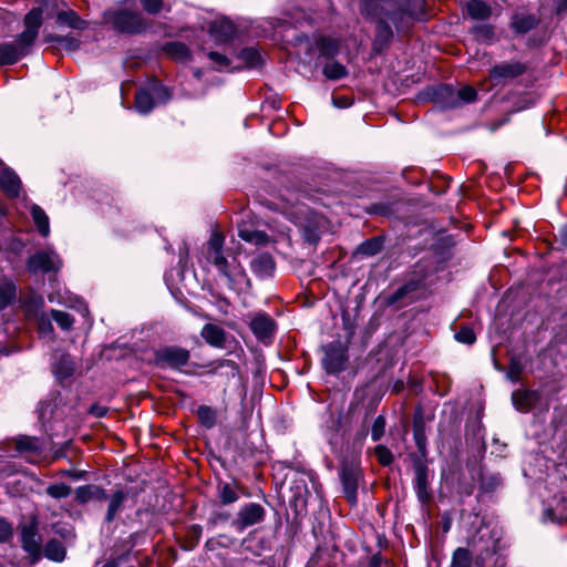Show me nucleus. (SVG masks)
<instances>
[{"label": "nucleus", "instance_id": "1", "mask_svg": "<svg viewBox=\"0 0 567 567\" xmlns=\"http://www.w3.org/2000/svg\"><path fill=\"white\" fill-rule=\"evenodd\" d=\"M362 14L378 20L377 37L388 41L393 33L388 20L400 31L424 16V0H360Z\"/></svg>", "mask_w": 567, "mask_h": 567}, {"label": "nucleus", "instance_id": "2", "mask_svg": "<svg viewBox=\"0 0 567 567\" xmlns=\"http://www.w3.org/2000/svg\"><path fill=\"white\" fill-rule=\"evenodd\" d=\"M104 20L123 33H140L146 29L144 18L138 12L127 10L107 11Z\"/></svg>", "mask_w": 567, "mask_h": 567}, {"label": "nucleus", "instance_id": "3", "mask_svg": "<svg viewBox=\"0 0 567 567\" xmlns=\"http://www.w3.org/2000/svg\"><path fill=\"white\" fill-rule=\"evenodd\" d=\"M42 25V10L40 8H35L31 10L24 17V31L20 33L14 44L21 51L22 56L27 54L29 48L34 43L38 38L39 29Z\"/></svg>", "mask_w": 567, "mask_h": 567}, {"label": "nucleus", "instance_id": "4", "mask_svg": "<svg viewBox=\"0 0 567 567\" xmlns=\"http://www.w3.org/2000/svg\"><path fill=\"white\" fill-rule=\"evenodd\" d=\"M340 478L346 497L351 504H355L359 480L361 478V468L359 463L355 461H343Z\"/></svg>", "mask_w": 567, "mask_h": 567}, {"label": "nucleus", "instance_id": "5", "mask_svg": "<svg viewBox=\"0 0 567 567\" xmlns=\"http://www.w3.org/2000/svg\"><path fill=\"white\" fill-rule=\"evenodd\" d=\"M152 91L153 94L146 89H142L136 92L135 109L138 113L147 114L152 111V109L154 107L153 95H155L156 100L162 103L167 102L171 97V93L168 92V90L161 84L153 85Z\"/></svg>", "mask_w": 567, "mask_h": 567}, {"label": "nucleus", "instance_id": "6", "mask_svg": "<svg viewBox=\"0 0 567 567\" xmlns=\"http://www.w3.org/2000/svg\"><path fill=\"white\" fill-rule=\"evenodd\" d=\"M60 267L61 260L53 250L37 251L27 261L28 270L33 274L58 271Z\"/></svg>", "mask_w": 567, "mask_h": 567}, {"label": "nucleus", "instance_id": "7", "mask_svg": "<svg viewBox=\"0 0 567 567\" xmlns=\"http://www.w3.org/2000/svg\"><path fill=\"white\" fill-rule=\"evenodd\" d=\"M266 511L258 503H248L240 507L236 518L233 520V526L243 532L249 526L261 523L265 518Z\"/></svg>", "mask_w": 567, "mask_h": 567}, {"label": "nucleus", "instance_id": "8", "mask_svg": "<svg viewBox=\"0 0 567 567\" xmlns=\"http://www.w3.org/2000/svg\"><path fill=\"white\" fill-rule=\"evenodd\" d=\"M347 360V349L340 342H331L324 348L322 364L328 373L344 370Z\"/></svg>", "mask_w": 567, "mask_h": 567}, {"label": "nucleus", "instance_id": "9", "mask_svg": "<svg viewBox=\"0 0 567 567\" xmlns=\"http://www.w3.org/2000/svg\"><path fill=\"white\" fill-rule=\"evenodd\" d=\"M158 364L169 368H181L186 365L189 360V352L179 347H165L156 352Z\"/></svg>", "mask_w": 567, "mask_h": 567}, {"label": "nucleus", "instance_id": "10", "mask_svg": "<svg viewBox=\"0 0 567 567\" xmlns=\"http://www.w3.org/2000/svg\"><path fill=\"white\" fill-rule=\"evenodd\" d=\"M219 274L227 280L228 287L236 291H243L250 287V280L241 267H234L229 269L228 262L225 266L217 267Z\"/></svg>", "mask_w": 567, "mask_h": 567}, {"label": "nucleus", "instance_id": "11", "mask_svg": "<svg viewBox=\"0 0 567 567\" xmlns=\"http://www.w3.org/2000/svg\"><path fill=\"white\" fill-rule=\"evenodd\" d=\"M21 543L23 549L32 557H39L41 553V539L34 523L21 527Z\"/></svg>", "mask_w": 567, "mask_h": 567}, {"label": "nucleus", "instance_id": "12", "mask_svg": "<svg viewBox=\"0 0 567 567\" xmlns=\"http://www.w3.org/2000/svg\"><path fill=\"white\" fill-rule=\"evenodd\" d=\"M540 400V394L535 390H516L512 394L514 406L523 413L532 410Z\"/></svg>", "mask_w": 567, "mask_h": 567}, {"label": "nucleus", "instance_id": "13", "mask_svg": "<svg viewBox=\"0 0 567 567\" xmlns=\"http://www.w3.org/2000/svg\"><path fill=\"white\" fill-rule=\"evenodd\" d=\"M249 326L259 340H266L274 332L275 321L266 313H257L251 319Z\"/></svg>", "mask_w": 567, "mask_h": 567}, {"label": "nucleus", "instance_id": "14", "mask_svg": "<svg viewBox=\"0 0 567 567\" xmlns=\"http://www.w3.org/2000/svg\"><path fill=\"white\" fill-rule=\"evenodd\" d=\"M127 498V493L123 489H116L111 495L106 494L107 508L104 517L105 523H112L124 507V502Z\"/></svg>", "mask_w": 567, "mask_h": 567}, {"label": "nucleus", "instance_id": "15", "mask_svg": "<svg viewBox=\"0 0 567 567\" xmlns=\"http://www.w3.org/2000/svg\"><path fill=\"white\" fill-rule=\"evenodd\" d=\"M224 236L219 233H213L208 241L207 259L214 266H225L227 259L223 255Z\"/></svg>", "mask_w": 567, "mask_h": 567}, {"label": "nucleus", "instance_id": "16", "mask_svg": "<svg viewBox=\"0 0 567 567\" xmlns=\"http://www.w3.org/2000/svg\"><path fill=\"white\" fill-rule=\"evenodd\" d=\"M250 268L256 276L267 278L274 275L276 262L271 255L265 252L251 259Z\"/></svg>", "mask_w": 567, "mask_h": 567}, {"label": "nucleus", "instance_id": "17", "mask_svg": "<svg viewBox=\"0 0 567 567\" xmlns=\"http://www.w3.org/2000/svg\"><path fill=\"white\" fill-rule=\"evenodd\" d=\"M209 31L216 41L223 43L231 40L236 34L234 23L225 18L215 20L210 24Z\"/></svg>", "mask_w": 567, "mask_h": 567}, {"label": "nucleus", "instance_id": "18", "mask_svg": "<svg viewBox=\"0 0 567 567\" xmlns=\"http://www.w3.org/2000/svg\"><path fill=\"white\" fill-rule=\"evenodd\" d=\"M432 97L443 109L457 107L455 89L452 85L443 84L434 87Z\"/></svg>", "mask_w": 567, "mask_h": 567}, {"label": "nucleus", "instance_id": "19", "mask_svg": "<svg viewBox=\"0 0 567 567\" xmlns=\"http://www.w3.org/2000/svg\"><path fill=\"white\" fill-rule=\"evenodd\" d=\"M75 501L79 504H86L91 501L106 499V491L99 485H83L79 486L75 492Z\"/></svg>", "mask_w": 567, "mask_h": 567}, {"label": "nucleus", "instance_id": "20", "mask_svg": "<svg viewBox=\"0 0 567 567\" xmlns=\"http://www.w3.org/2000/svg\"><path fill=\"white\" fill-rule=\"evenodd\" d=\"M306 214L309 215L310 218L302 226L305 231V238L309 243L316 244L320 237V229L323 228L326 225V219L322 216L317 215L312 212H307Z\"/></svg>", "mask_w": 567, "mask_h": 567}, {"label": "nucleus", "instance_id": "21", "mask_svg": "<svg viewBox=\"0 0 567 567\" xmlns=\"http://www.w3.org/2000/svg\"><path fill=\"white\" fill-rule=\"evenodd\" d=\"M52 371L55 378L62 383L69 379L74 372V362L69 354L61 353L55 357L52 365Z\"/></svg>", "mask_w": 567, "mask_h": 567}, {"label": "nucleus", "instance_id": "22", "mask_svg": "<svg viewBox=\"0 0 567 567\" xmlns=\"http://www.w3.org/2000/svg\"><path fill=\"white\" fill-rule=\"evenodd\" d=\"M525 65L519 62L502 63L491 70L493 79H514L525 72Z\"/></svg>", "mask_w": 567, "mask_h": 567}, {"label": "nucleus", "instance_id": "23", "mask_svg": "<svg viewBox=\"0 0 567 567\" xmlns=\"http://www.w3.org/2000/svg\"><path fill=\"white\" fill-rule=\"evenodd\" d=\"M21 182L19 176L11 169L4 168L0 173V187L10 197H17L20 192Z\"/></svg>", "mask_w": 567, "mask_h": 567}, {"label": "nucleus", "instance_id": "24", "mask_svg": "<svg viewBox=\"0 0 567 567\" xmlns=\"http://www.w3.org/2000/svg\"><path fill=\"white\" fill-rule=\"evenodd\" d=\"M202 337L213 347L221 348L225 343L224 329L213 323H207L203 327Z\"/></svg>", "mask_w": 567, "mask_h": 567}, {"label": "nucleus", "instance_id": "25", "mask_svg": "<svg viewBox=\"0 0 567 567\" xmlns=\"http://www.w3.org/2000/svg\"><path fill=\"white\" fill-rule=\"evenodd\" d=\"M316 47L319 50V54L322 58L332 60L339 52L340 43L337 39L320 37L316 41Z\"/></svg>", "mask_w": 567, "mask_h": 567}, {"label": "nucleus", "instance_id": "26", "mask_svg": "<svg viewBox=\"0 0 567 567\" xmlns=\"http://www.w3.org/2000/svg\"><path fill=\"white\" fill-rule=\"evenodd\" d=\"M468 16L474 20H486L492 14L491 7L482 0H471L466 4Z\"/></svg>", "mask_w": 567, "mask_h": 567}, {"label": "nucleus", "instance_id": "27", "mask_svg": "<svg viewBox=\"0 0 567 567\" xmlns=\"http://www.w3.org/2000/svg\"><path fill=\"white\" fill-rule=\"evenodd\" d=\"M21 58V51L14 43H0V65L14 64Z\"/></svg>", "mask_w": 567, "mask_h": 567}, {"label": "nucleus", "instance_id": "28", "mask_svg": "<svg viewBox=\"0 0 567 567\" xmlns=\"http://www.w3.org/2000/svg\"><path fill=\"white\" fill-rule=\"evenodd\" d=\"M537 23L536 18L528 13H515L512 18V27L518 33H526Z\"/></svg>", "mask_w": 567, "mask_h": 567}, {"label": "nucleus", "instance_id": "29", "mask_svg": "<svg viewBox=\"0 0 567 567\" xmlns=\"http://www.w3.org/2000/svg\"><path fill=\"white\" fill-rule=\"evenodd\" d=\"M56 21L58 23L65 24L72 29L83 30L86 28V22L73 10L59 12L56 14Z\"/></svg>", "mask_w": 567, "mask_h": 567}, {"label": "nucleus", "instance_id": "30", "mask_svg": "<svg viewBox=\"0 0 567 567\" xmlns=\"http://www.w3.org/2000/svg\"><path fill=\"white\" fill-rule=\"evenodd\" d=\"M31 216L39 233L47 237L50 234L49 217L39 205L31 206Z\"/></svg>", "mask_w": 567, "mask_h": 567}, {"label": "nucleus", "instance_id": "31", "mask_svg": "<svg viewBox=\"0 0 567 567\" xmlns=\"http://www.w3.org/2000/svg\"><path fill=\"white\" fill-rule=\"evenodd\" d=\"M238 236L247 241L255 245H266L268 243V236L262 230L250 229L246 226H240L238 229Z\"/></svg>", "mask_w": 567, "mask_h": 567}, {"label": "nucleus", "instance_id": "32", "mask_svg": "<svg viewBox=\"0 0 567 567\" xmlns=\"http://www.w3.org/2000/svg\"><path fill=\"white\" fill-rule=\"evenodd\" d=\"M323 75L329 80H340L348 75L347 68L338 61L328 60L322 68Z\"/></svg>", "mask_w": 567, "mask_h": 567}, {"label": "nucleus", "instance_id": "33", "mask_svg": "<svg viewBox=\"0 0 567 567\" xmlns=\"http://www.w3.org/2000/svg\"><path fill=\"white\" fill-rule=\"evenodd\" d=\"M472 566H473V555L467 548L458 547L453 551L450 567H472Z\"/></svg>", "mask_w": 567, "mask_h": 567}, {"label": "nucleus", "instance_id": "34", "mask_svg": "<svg viewBox=\"0 0 567 567\" xmlns=\"http://www.w3.org/2000/svg\"><path fill=\"white\" fill-rule=\"evenodd\" d=\"M16 446L19 452H33L40 453L42 451V443L37 437L23 436L16 441Z\"/></svg>", "mask_w": 567, "mask_h": 567}, {"label": "nucleus", "instance_id": "35", "mask_svg": "<svg viewBox=\"0 0 567 567\" xmlns=\"http://www.w3.org/2000/svg\"><path fill=\"white\" fill-rule=\"evenodd\" d=\"M382 249V240L380 238H370L360 244L357 248V254L363 256H374Z\"/></svg>", "mask_w": 567, "mask_h": 567}, {"label": "nucleus", "instance_id": "36", "mask_svg": "<svg viewBox=\"0 0 567 567\" xmlns=\"http://www.w3.org/2000/svg\"><path fill=\"white\" fill-rule=\"evenodd\" d=\"M217 489L218 497L224 505L233 504L239 498L237 491L229 483H219Z\"/></svg>", "mask_w": 567, "mask_h": 567}, {"label": "nucleus", "instance_id": "37", "mask_svg": "<svg viewBox=\"0 0 567 567\" xmlns=\"http://www.w3.org/2000/svg\"><path fill=\"white\" fill-rule=\"evenodd\" d=\"M238 58L245 63L248 68L259 66L262 62L261 55L259 51L255 48H246L243 49L238 55Z\"/></svg>", "mask_w": 567, "mask_h": 567}, {"label": "nucleus", "instance_id": "38", "mask_svg": "<svg viewBox=\"0 0 567 567\" xmlns=\"http://www.w3.org/2000/svg\"><path fill=\"white\" fill-rule=\"evenodd\" d=\"M45 556L54 561H62L65 557V548L58 540H50L44 547Z\"/></svg>", "mask_w": 567, "mask_h": 567}, {"label": "nucleus", "instance_id": "39", "mask_svg": "<svg viewBox=\"0 0 567 567\" xmlns=\"http://www.w3.org/2000/svg\"><path fill=\"white\" fill-rule=\"evenodd\" d=\"M17 288L11 281L0 284V310L4 309L16 298Z\"/></svg>", "mask_w": 567, "mask_h": 567}, {"label": "nucleus", "instance_id": "40", "mask_svg": "<svg viewBox=\"0 0 567 567\" xmlns=\"http://www.w3.org/2000/svg\"><path fill=\"white\" fill-rule=\"evenodd\" d=\"M197 416L203 426L212 429L216 424V412L210 406L200 405L197 409Z\"/></svg>", "mask_w": 567, "mask_h": 567}, {"label": "nucleus", "instance_id": "41", "mask_svg": "<svg viewBox=\"0 0 567 567\" xmlns=\"http://www.w3.org/2000/svg\"><path fill=\"white\" fill-rule=\"evenodd\" d=\"M47 42H56L61 44L68 51H74L80 47V40L74 37H61L56 34L45 35Z\"/></svg>", "mask_w": 567, "mask_h": 567}, {"label": "nucleus", "instance_id": "42", "mask_svg": "<svg viewBox=\"0 0 567 567\" xmlns=\"http://www.w3.org/2000/svg\"><path fill=\"white\" fill-rule=\"evenodd\" d=\"M413 437L419 452L425 455L426 452V437L424 433V425L421 420H415L413 424Z\"/></svg>", "mask_w": 567, "mask_h": 567}, {"label": "nucleus", "instance_id": "43", "mask_svg": "<svg viewBox=\"0 0 567 567\" xmlns=\"http://www.w3.org/2000/svg\"><path fill=\"white\" fill-rule=\"evenodd\" d=\"M166 53L176 60H186L189 55L188 48L181 42H172L165 47Z\"/></svg>", "mask_w": 567, "mask_h": 567}, {"label": "nucleus", "instance_id": "44", "mask_svg": "<svg viewBox=\"0 0 567 567\" xmlns=\"http://www.w3.org/2000/svg\"><path fill=\"white\" fill-rule=\"evenodd\" d=\"M51 317L62 330L69 331L72 329L74 318L70 313L53 309L51 310Z\"/></svg>", "mask_w": 567, "mask_h": 567}, {"label": "nucleus", "instance_id": "45", "mask_svg": "<svg viewBox=\"0 0 567 567\" xmlns=\"http://www.w3.org/2000/svg\"><path fill=\"white\" fill-rule=\"evenodd\" d=\"M43 299L39 295H31L27 298L24 301V308L28 313V316L33 315L34 317H38L39 311L43 308Z\"/></svg>", "mask_w": 567, "mask_h": 567}, {"label": "nucleus", "instance_id": "46", "mask_svg": "<svg viewBox=\"0 0 567 567\" xmlns=\"http://www.w3.org/2000/svg\"><path fill=\"white\" fill-rule=\"evenodd\" d=\"M72 489L64 483L52 484L47 487L45 493L55 499L65 498L71 494Z\"/></svg>", "mask_w": 567, "mask_h": 567}, {"label": "nucleus", "instance_id": "47", "mask_svg": "<svg viewBox=\"0 0 567 567\" xmlns=\"http://www.w3.org/2000/svg\"><path fill=\"white\" fill-rule=\"evenodd\" d=\"M457 107L463 104L474 102L477 96V92L472 86H464L460 90H455Z\"/></svg>", "mask_w": 567, "mask_h": 567}, {"label": "nucleus", "instance_id": "48", "mask_svg": "<svg viewBox=\"0 0 567 567\" xmlns=\"http://www.w3.org/2000/svg\"><path fill=\"white\" fill-rule=\"evenodd\" d=\"M523 370H524V365L520 362V360L517 358H512L508 369H507V372H506V377L512 382H517L520 378Z\"/></svg>", "mask_w": 567, "mask_h": 567}, {"label": "nucleus", "instance_id": "49", "mask_svg": "<svg viewBox=\"0 0 567 567\" xmlns=\"http://www.w3.org/2000/svg\"><path fill=\"white\" fill-rule=\"evenodd\" d=\"M416 493L421 502L429 499L426 475L421 470H419L416 474Z\"/></svg>", "mask_w": 567, "mask_h": 567}, {"label": "nucleus", "instance_id": "50", "mask_svg": "<svg viewBox=\"0 0 567 567\" xmlns=\"http://www.w3.org/2000/svg\"><path fill=\"white\" fill-rule=\"evenodd\" d=\"M374 454L379 463L384 466H388L393 462L392 452L384 445L375 446Z\"/></svg>", "mask_w": 567, "mask_h": 567}, {"label": "nucleus", "instance_id": "51", "mask_svg": "<svg viewBox=\"0 0 567 567\" xmlns=\"http://www.w3.org/2000/svg\"><path fill=\"white\" fill-rule=\"evenodd\" d=\"M384 431H385V419L383 415H379L372 424V429H371L372 440L374 442L381 440V437L384 434Z\"/></svg>", "mask_w": 567, "mask_h": 567}, {"label": "nucleus", "instance_id": "52", "mask_svg": "<svg viewBox=\"0 0 567 567\" xmlns=\"http://www.w3.org/2000/svg\"><path fill=\"white\" fill-rule=\"evenodd\" d=\"M38 318V331L40 336L42 337H49L53 332V327L50 321V319L41 313Z\"/></svg>", "mask_w": 567, "mask_h": 567}, {"label": "nucleus", "instance_id": "53", "mask_svg": "<svg viewBox=\"0 0 567 567\" xmlns=\"http://www.w3.org/2000/svg\"><path fill=\"white\" fill-rule=\"evenodd\" d=\"M455 338L458 342L465 344H472L476 339L474 331L468 327L461 328L460 331L455 334Z\"/></svg>", "mask_w": 567, "mask_h": 567}, {"label": "nucleus", "instance_id": "54", "mask_svg": "<svg viewBox=\"0 0 567 567\" xmlns=\"http://www.w3.org/2000/svg\"><path fill=\"white\" fill-rule=\"evenodd\" d=\"M140 2L150 14H157L163 8V0H140Z\"/></svg>", "mask_w": 567, "mask_h": 567}, {"label": "nucleus", "instance_id": "55", "mask_svg": "<svg viewBox=\"0 0 567 567\" xmlns=\"http://www.w3.org/2000/svg\"><path fill=\"white\" fill-rule=\"evenodd\" d=\"M13 535V529L10 523L0 518V543L8 542Z\"/></svg>", "mask_w": 567, "mask_h": 567}, {"label": "nucleus", "instance_id": "56", "mask_svg": "<svg viewBox=\"0 0 567 567\" xmlns=\"http://www.w3.org/2000/svg\"><path fill=\"white\" fill-rule=\"evenodd\" d=\"M208 58L217 65L219 70L225 69L229 65L228 58L216 51L208 52Z\"/></svg>", "mask_w": 567, "mask_h": 567}, {"label": "nucleus", "instance_id": "57", "mask_svg": "<svg viewBox=\"0 0 567 567\" xmlns=\"http://www.w3.org/2000/svg\"><path fill=\"white\" fill-rule=\"evenodd\" d=\"M369 567H392V565L388 559L383 558L380 554H377L371 557Z\"/></svg>", "mask_w": 567, "mask_h": 567}, {"label": "nucleus", "instance_id": "58", "mask_svg": "<svg viewBox=\"0 0 567 567\" xmlns=\"http://www.w3.org/2000/svg\"><path fill=\"white\" fill-rule=\"evenodd\" d=\"M202 532H203V528L199 525H193V526L189 527V529L187 532V535L192 539V542L194 543L192 545V547L195 546L199 542V538L202 536Z\"/></svg>", "mask_w": 567, "mask_h": 567}, {"label": "nucleus", "instance_id": "59", "mask_svg": "<svg viewBox=\"0 0 567 567\" xmlns=\"http://www.w3.org/2000/svg\"><path fill=\"white\" fill-rule=\"evenodd\" d=\"M554 9L557 14L567 13V0H553Z\"/></svg>", "mask_w": 567, "mask_h": 567}, {"label": "nucleus", "instance_id": "60", "mask_svg": "<svg viewBox=\"0 0 567 567\" xmlns=\"http://www.w3.org/2000/svg\"><path fill=\"white\" fill-rule=\"evenodd\" d=\"M107 408L106 406H102V405H97V404H94L90 408V413L96 417H103L106 415L107 413Z\"/></svg>", "mask_w": 567, "mask_h": 567}, {"label": "nucleus", "instance_id": "61", "mask_svg": "<svg viewBox=\"0 0 567 567\" xmlns=\"http://www.w3.org/2000/svg\"><path fill=\"white\" fill-rule=\"evenodd\" d=\"M556 240L561 247H567V225L559 229Z\"/></svg>", "mask_w": 567, "mask_h": 567}, {"label": "nucleus", "instance_id": "62", "mask_svg": "<svg viewBox=\"0 0 567 567\" xmlns=\"http://www.w3.org/2000/svg\"><path fill=\"white\" fill-rule=\"evenodd\" d=\"M476 31L485 39H491L493 37V30L489 27H480L476 28Z\"/></svg>", "mask_w": 567, "mask_h": 567}, {"label": "nucleus", "instance_id": "63", "mask_svg": "<svg viewBox=\"0 0 567 567\" xmlns=\"http://www.w3.org/2000/svg\"><path fill=\"white\" fill-rule=\"evenodd\" d=\"M69 444H70V443H69V442H66L62 447H60V449L55 450V451L53 452V456H52V458H53V460H59V458L63 457V456L65 455V449L69 446Z\"/></svg>", "mask_w": 567, "mask_h": 567}, {"label": "nucleus", "instance_id": "64", "mask_svg": "<svg viewBox=\"0 0 567 567\" xmlns=\"http://www.w3.org/2000/svg\"><path fill=\"white\" fill-rule=\"evenodd\" d=\"M225 365L229 367L233 371H237L238 370V365L234 361L225 360L223 363H220V367H225Z\"/></svg>", "mask_w": 567, "mask_h": 567}]
</instances>
